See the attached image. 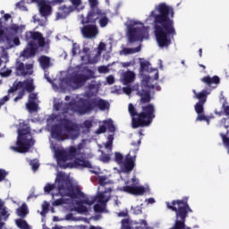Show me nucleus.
Wrapping results in <instances>:
<instances>
[{
  "mask_svg": "<svg viewBox=\"0 0 229 229\" xmlns=\"http://www.w3.org/2000/svg\"><path fill=\"white\" fill-rule=\"evenodd\" d=\"M89 4L90 6V9H89L86 18H84V19H90V17H93L99 12L103 11V10L99 9V7H98V5L99 4V2L98 0H89Z\"/></svg>",
  "mask_w": 229,
  "mask_h": 229,
  "instance_id": "22",
  "label": "nucleus"
},
{
  "mask_svg": "<svg viewBox=\"0 0 229 229\" xmlns=\"http://www.w3.org/2000/svg\"><path fill=\"white\" fill-rule=\"evenodd\" d=\"M66 153L69 160H72L73 158H76V157H80L79 150H77L76 147L74 146L69 147Z\"/></svg>",
  "mask_w": 229,
  "mask_h": 229,
  "instance_id": "31",
  "label": "nucleus"
},
{
  "mask_svg": "<svg viewBox=\"0 0 229 229\" xmlns=\"http://www.w3.org/2000/svg\"><path fill=\"white\" fill-rule=\"evenodd\" d=\"M55 155L57 162H67L69 160L66 150H55Z\"/></svg>",
  "mask_w": 229,
  "mask_h": 229,
  "instance_id": "29",
  "label": "nucleus"
},
{
  "mask_svg": "<svg viewBox=\"0 0 229 229\" xmlns=\"http://www.w3.org/2000/svg\"><path fill=\"white\" fill-rule=\"evenodd\" d=\"M77 55H81V50H80V45H78V43H73L72 48V56H76Z\"/></svg>",
  "mask_w": 229,
  "mask_h": 229,
  "instance_id": "42",
  "label": "nucleus"
},
{
  "mask_svg": "<svg viewBox=\"0 0 229 229\" xmlns=\"http://www.w3.org/2000/svg\"><path fill=\"white\" fill-rule=\"evenodd\" d=\"M106 82L108 83V85H114V83H115V78H114L113 75H109L106 78Z\"/></svg>",
  "mask_w": 229,
  "mask_h": 229,
  "instance_id": "57",
  "label": "nucleus"
},
{
  "mask_svg": "<svg viewBox=\"0 0 229 229\" xmlns=\"http://www.w3.org/2000/svg\"><path fill=\"white\" fill-rule=\"evenodd\" d=\"M80 126L82 130L86 129V130L89 131L90 128H92V126H94V121L85 120Z\"/></svg>",
  "mask_w": 229,
  "mask_h": 229,
  "instance_id": "39",
  "label": "nucleus"
},
{
  "mask_svg": "<svg viewBox=\"0 0 229 229\" xmlns=\"http://www.w3.org/2000/svg\"><path fill=\"white\" fill-rule=\"evenodd\" d=\"M11 74H12V70L10 69L1 72V76L3 78H8V76H10Z\"/></svg>",
  "mask_w": 229,
  "mask_h": 229,
  "instance_id": "58",
  "label": "nucleus"
},
{
  "mask_svg": "<svg viewBox=\"0 0 229 229\" xmlns=\"http://www.w3.org/2000/svg\"><path fill=\"white\" fill-rule=\"evenodd\" d=\"M68 108L77 115H87L94 112L93 98H81L78 101L69 102Z\"/></svg>",
  "mask_w": 229,
  "mask_h": 229,
  "instance_id": "7",
  "label": "nucleus"
},
{
  "mask_svg": "<svg viewBox=\"0 0 229 229\" xmlns=\"http://www.w3.org/2000/svg\"><path fill=\"white\" fill-rule=\"evenodd\" d=\"M200 81H202V83L208 85V87H210L211 85H219V83H221V79L217 75H215L213 77H210L209 75L204 76L200 79Z\"/></svg>",
  "mask_w": 229,
  "mask_h": 229,
  "instance_id": "23",
  "label": "nucleus"
},
{
  "mask_svg": "<svg viewBox=\"0 0 229 229\" xmlns=\"http://www.w3.org/2000/svg\"><path fill=\"white\" fill-rule=\"evenodd\" d=\"M33 70V64H28L24 65V63L17 61L16 62V71L21 73V76H28V74H31Z\"/></svg>",
  "mask_w": 229,
  "mask_h": 229,
  "instance_id": "19",
  "label": "nucleus"
},
{
  "mask_svg": "<svg viewBox=\"0 0 229 229\" xmlns=\"http://www.w3.org/2000/svg\"><path fill=\"white\" fill-rule=\"evenodd\" d=\"M112 188H106L104 191L100 192L97 197H93L91 199H96L100 205L106 206V203L110 201Z\"/></svg>",
  "mask_w": 229,
  "mask_h": 229,
  "instance_id": "17",
  "label": "nucleus"
},
{
  "mask_svg": "<svg viewBox=\"0 0 229 229\" xmlns=\"http://www.w3.org/2000/svg\"><path fill=\"white\" fill-rule=\"evenodd\" d=\"M88 80H90V76L83 73H76L65 79V83L72 89H81Z\"/></svg>",
  "mask_w": 229,
  "mask_h": 229,
  "instance_id": "9",
  "label": "nucleus"
},
{
  "mask_svg": "<svg viewBox=\"0 0 229 229\" xmlns=\"http://www.w3.org/2000/svg\"><path fill=\"white\" fill-rule=\"evenodd\" d=\"M220 135L222 137L223 143L225 146V148H227L228 153H229V138L223 133H221Z\"/></svg>",
  "mask_w": 229,
  "mask_h": 229,
  "instance_id": "48",
  "label": "nucleus"
},
{
  "mask_svg": "<svg viewBox=\"0 0 229 229\" xmlns=\"http://www.w3.org/2000/svg\"><path fill=\"white\" fill-rule=\"evenodd\" d=\"M64 203H65L64 199H57L54 201L53 205H55V207H60V205H64Z\"/></svg>",
  "mask_w": 229,
  "mask_h": 229,
  "instance_id": "55",
  "label": "nucleus"
},
{
  "mask_svg": "<svg viewBox=\"0 0 229 229\" xmlns=\"http://www.w3.org/2000/svg\"><path fill=\"white\" fill-rule=\"evenodd\" d=\"M140 49H142V47L140 46H138L135 48H128L125 47L122 50V53H123V55H135V53H140Z\"/></svg>",
  "mask_w": 229,
  "mask_h": 229,
  "instance_id": "34",
  "label": "nucleus"
},
{
  "mask_svg": "<svg viewBox=\"0 0 229 229\" xmlns=\"http://www.w3.org/2000/svg\"><path fill=\"white\" fill-rule=\"evenodd\" d=\"M104 123L107 124V129L111 133H114V131H115V126L114 125V123L107 121H104Z\"/></svg>",
  "mask_w": 229,
  "mask_h": 229,
  "instance_id": "50",
  "label": "nucleus"
},
{
  "mask_svg": "<svg viewBox=\"0 0 229 229\" xmlns=\"http://www.w3.org/2000/svg\"><path fill=\"white\" fill-rule=\"evenodd\" d=\"M60 124L64 128L67 133H72V131H80V126L74 123L72 120L69 118H61L59 120Z\"/></svg>",
  "mask_w": 229,
  "mask_h": 229,
  "instance_id": "16",
  "label": "nucleus"
},
{
  "mask_svg": "<svg viewBox=\"0 0 229 229\" xmlns=\"http://www.w3.org/2000/svg\"><path fill=\"white\" fill-rule=\"evenodd\" d=\"M93 110H97L98 108L102 112H105V110H108L110 108V103L108 101L99 98H93Z\"/></svg>",
  "mask_w": 229,
  "mask_h": 229,
  "instance_id": "20",
  "label": "nucleus"
},
{
  "mask_svg": "<svg viewBox=\"0 0 229 229\" xmlns=\"http://www.w3.org/2000/svg\"><path fill=\"white\" fill-rule=\"evenodd\" d=\"M135 160H137V155L131 156V154L129 153L125 156L121 165L123 173H131L132 169L135 168Z\"/></svg>",
  "mask_w": 229,
  "mask_h": 229,
  "instance_id": "14",
  "label": "nucleus"
},
{
  "mask_svg": "<svg viewBox=\"0 0 229 229\" xmlns=\"http://www.w3.org/2000/svg\"><path fill=\"white\" fill-rule=\"evenodd\" d=\"M118 217H128V211H121L117 214Z\"/></svg>",
  "mask_w": 229,
  "mask_h": 229,
  "instance_id": "61",
  "label": "nucleus"
},
{
  "mask_svg": "<svg viewBox=\"0 0 229 229\" xmlns=\"http://www.w3.org/2000/svg\"><path fill=\"white\" fill-rule=\"evenodd\" d=\"M10 213H8V210L2 209L0 211V228H3L4 226V222L8 221Z\"/></svg>",
  "mask_w": 229,
  "mask_h": 229,
  "instance_id": "32",
  "label": "nucleus"
},
{
  "mask_svg": "<svg viewBox=\"0 0 229 229\" xmlns=\"http://www.w3.org/2000/svg\"><path fill=\"white\" fill-rule=\"evenodd\" d=\"M25 38L29 42H38L39 47L46 46V38L38 31H28L25 33Z\"/></svg>",
  "mask_w": 229,
  "mask_h": 229,
  "instance_id": "13",
  "label": "nucleus"
},
{
  "mask_svg": "<svg viewBox=\"0 0 229 229\" xmlns=\"http://www.w3.org/2000/svg\"><path fill=\"white\" fill-rule=\"evenodd\" d=\"M114 162H116L118 165H123V163L124 162V156H123V154H121L120 152H115Z\"/></svg>",
  "mask_w": 229,
  "mask_h": 229,
  "instance_id": "40",
  "label": "nucleus"
},
{
  "mask_svg": "<svg viewBox=\"0 0 229 229\" xmlns=\"http://www.w3.org/2000/svg\"><path fill=\"white\" fill-rule=\"evenodd\" d=\"M1 210H8V208L4 206V201L0 199V212Z\"/></svg>",
  "mask_w": 229,
  "mask_h": 229,
  "instance_id": "64",
  "label": "nucleus"
},
{
  "mask_svg": "<svg viewBox=\"0 0 229 229\" xmlns=\"http://www.w3.org/2000/svg\"><path fill=\"white\" fill-rule=\"evenodd\" d=\"M106 206L105 205H100V204H96L94 206V210L95 212H105V208H106Z\"/></svg>",
  "mask_w": 229,
  "mask_h": 229,
  "instance_id": "49",
  "label": "nucleus"
},
{
  "mask_svg": "<svg viewBox=\"0 0 229 229\" xmlns=\"http://www.w3.org/2000/svg\"><path fill=\"white\" fill-rule=\"evenodd\" d=\"M17 214L19 217H26V216H28V206L22 204L21 207L17 208Z\"/></svg>",
  "mask_w": 229,
  "mask_h": 229,
  "instance_id": "35",
  "label": "nucleus"
},
{
  "mask_svg": "<svg viewBox=\"0 0 229 229\" xmlns=\"http://www.w3.org/2000/svg\"><path fill=\"white\" fill-rule=\"evenodd\" d=\"M2 28L4 30V36L1 43L7 42V47H5V49H12V47H13V45L12 44V38L6 35V33L8 32V27L4 26V24H3V21H2Z\"/></svg>",
  "mask_w": 229,
  "mask_h": 229,
  "instance_id": "26",
  "label": "nucleus"
},
{
  "mask_svg": "<svg viewBox=\"0 0 229 229\" xmlns=\"http://www.w3.org/2000/svg\"><path fill=\"white\" fill-rule=\"evenodd\" d=\"M195 98L199 99V103H207V97L210 94V91L203 89L202 91L196 93V90H193Z\"/></svg>",
  "mask_w": 229,
  "mask_h": 229,
  "instance_id": "27",
  "label": "nucleus"
},
{
  "mask_svg": "<svg viewBox=\"0 0 229 229\" xmlns=\"http://www.w3.org/2000/svg\"><path fill=\"white\" fill-rule=\"evenodd\" d=\"M204 105H205V103H202V102H198L195 105V112H196V114H204L205 113Z\"/></svg>",
  "mask_w": 229,
  "mask_h": 229,
  "instance_id": "41",
  "label": "nucleus"
},
{
  "mask_svg": "<svg viewBox=\"0 0 229 229\" xmlns=\"http://www.w3.org/2000/svg\"><path fill=\"white\" fill-rule=\"evenodd\" d=\"M72 4H73V6H80L81 4V0H70Z\"/></svg>",
  "mask_w": 229,
  "mask_h": 229,
  "instance_id": "63",
  "label": "nucleus"
},
{
  "mask_svg": "<svg viewBox=\"0 0 229 229\" xmlns=\"http://www.w3.org/2000/svg\"><path fill=\"white\" fill-rule=\"evenodd\" d=\"M98 21L100 28H106L110 20L108 19V16H106V13L105 11H100L90 18L83 19L81 21V24H96Z\"/></svg>",
  "mask_w": 229,
  "mask_h": 229,
  "instance_id": "10",
  "label": "nucleus"
},
{
  "mask_svg": "<svg viewBox=\"0 0 229 229\" xmlns=\"http://www.w3.org/2000/svg\"><path fill=\"white\" fill-rule=\"evenodd\" d=\"M124 94H127V96H130L131 94V87H124L123 89Z\"/></svg>",
  "mask_w": 229,
  "mask_h": 229,
  "instance_id": "59",
  "label": "nucleus"
},
{
  "mask_svg": "<svg viewBox=\"0 0 229 229\" xmlns=\"http://www.w3.org/2000/svg\"><path fill=\"white\" fill-rule=\"evenodd\" d=\"M6 176H8V172H6L4 169L0 168V182H3V180H4Z\"/></svg>",
  "mask_w": 229,
  "mask_h": 229,
  "instance_id": "53",
  "label": "nucleus"
},
{
  "mask_svg": "<svg viewBox=\"0 0 229 229\" xmlns=\"http://www.w3.org/2000/svg\"><path fill=\"white\" fill-rule=\"evenodd\" d=\"M16 225L18 226V228L20 229H31L30 227V225H28V222H26V220L22 219V218H18L15 221Z\"/></svg>",
  "mask_w": 229,
  "mask_h": 229,
  "instance_id": "36",
  "label": "nucleus"
},
{
  "mask_svg": "<svg viewBox=\"0 0 229 229\" xmlns=\"http://www.w3.org/2000/svg\"><path fill=\"white\" fill-rule=\"evenodd\" d=\"M149 35V30L146 27H134L129 28L128 30V40L130 44H133L135 42H139V40L142 41L146 37Z\"/></svg>",
  "mask_w": 229,
  "mask_h": 229,
  "instance_id": "8",
  "label": "nucleus"
},
{
  "mask_svg": "<svg viewBox=\"0 0 229 229\" xmlns=\"http://www.w3.org/2000/svg\"><path fill=\"white\" fill-rule=\"evenodd\" d=\"M28 46L29 48L24 49L21 54V56L23 58H31L37 55V44L33 41H30Z\"/></svg>",
  "mask_w": 229,
  "mask_h": 229,
  "instance_id": "21",
  "label": "nucleus"
},
{
  "mask_svg": "<svg viewBox=\"0 0 229 229\" xmlns=\"http://www.w3.org/2000/svg\"><path fill=\"white\" fill-rule=\"evenodd\" d=\"M223 108H224V114L225 115H226L227 117H229V106H225V104L223 105Z\"/></svg>",
  "mask_w": 229,
  "mask_h": 229,
  "instance_id": "60",
  "label": "nucleus"
},
{
  "mask_svg": "<svg viewBox=\"0 0 229 229\" xmlns=\"http://www.w3.org/2000/svg\"><path fill=\"white\" fill-rule=\"evenodd\" d=\"M138 96H140L141 105H146L141 106V112H137V108L133 104H129L128 112L131 117V127L133 129L137 128H146L151 125L153 119H155V105L151 103V92L146 89H140L138 91Z\"/></svg>",
  "mask_w": 229,
  "mask_h": 229,
  "instance_id": "2",
  "label": "nucleus"
},
{
  "mask_svg": "<svg viewBox=\"0 0 229 229\" xmlns=\"http://www.w3.org/2000/svg\"><path fill=\"white\" fill-rule=\"evenodd\" d=\"M74 165L77 167H85L86 169H94V166H92V164H90V161L85 158H80V157L75 158Z\"/></svg>",
  "mask_w": 229,
  "mask_h": 229,
  "instance_id": "25",
  "label": "nucleus"
},
{
  "mask_svg": "<svg viewBox=\"0 0 229 229\" xmlns=\"http://www.w3.org/2000/svg\"><path fill=\"white\" fill-rule=\"evenodd\" d=\"M81 35L84 38H96L99 35V29L96 23H85L82 28H81Z\"/></svg>",
  "mask_w": 229,
  "mask_h": 229,
  "instance_id": "12",
  "label": "nucleus"
},
{
  "mask_svg": "<svg viewBox=\"0 0 229 229\" xmlns=\"http://www.w3.org/2000/svg\"><path fill=\"white\" fill-rule=\"evenodd\" d=\"M152 78L150 76H145L143 79L144 83L148 87V89H155V85L149 84L152 81Z\"/></svg>",
  "mask_w": 229,
  "mask_h": 229,
  "instance_id": "44",
  "label": "nucleus"
},
{
  "mask_svg": "<svg viewBox=\"0 0 229 229\" xmlns=\"http://www.w3.org/2000/svg\"><path fill=\"white\" fill-rule=\"evenodd\" d=\"M26 107L29 112H37L38 110V104L37 102L28 101Z\"/></svg>",
  "mask_w": 229,
  "mask_h": 229,
  "instance_id": "37",
  "label": "nucleus"
},
{
  "mask_svg": "<svg viewBox=\"0 0 229 229\" xmlns=\"http://www.w3.org/2000/svg\"><path fill=\"white\" fill-rule=\"evenodd\" d=\"M51 136L55 140L61 141L65 140V137L64 135V130L62 129V125L55 123L51 126Z\"/></svg>",
  "mask_w": 229,
  "mask_h": 229,
  "instance_id": "18",
  "label": "nucleus"
},
{
  "mask_svg": "<svg viewBox=\"0 0 229 229\" xmlns=\"http://www.w3.org/2000/svg\"><path fill=\"white\" fill-rule=\"evenodd\" d=\"M132 185H126L122 187L123 192L127 194H131L132 196H144L146 192V188L144 186H139V180L137 178H131Z\"/></svg>",
  "mask_w": 229,
  "mask_h": 229,
  "instance_id": "11",
  "label": "nucleus"
},
{
  "mask_svg": "<svg viewBox=\"0 0 229 229\" xmlns=\"http://www.w3.org/2000/svg\"><path fill=\"white\" fill-rule=\"evenodd\" d=\"M98 72H100V74H106V72H108V67L99 66L98 67Z\"/></svg>",
  "mask_w": 229,
  "mask_h": 229,
  "instance_id": "56",
  "label": "nucleus"
},
{
  "mask_svg": "<svg viewBox=\"0 0 229 229\" xmlns=\"http://www.w3.org/2000/svg\"><path fill=\"white\" fill-rule=\"evenodd\" d=\"M97 135H101V133H106V127L105 125H100L97 131H96Z\"/></svg>",
  "mask_w": 229,
  "mask_h": 229,
  "instance_id": "51",
  "label": "nucleus"
},
{
  "mask_svg": "<svg viewBox=\"0 0 229 229\" xmlns=\"http://www.w3.org/2000/svg\"><path fill=\"white\" fill-rule=\"evenodd\" d=\"M10 30L12 31H14V33H22V31H24V30H26V25H17V24H13L10 27Z\"/></svg>",
  "mask_w": 229,
  "mask_h": 229,
  "instance_id": "38",
  "label": "nucleus"
},
{
  "mask_svg": "<svg viewBox=\"0 0 229 229\" xmlns=\"http://www.w3.org/2000/svg\"><path fill=\"white\" fill-rule=\"evenodd\" d=\"M3 37H4V29H3V18H0V44L3 41Z\"/></svg>",
  "mask_w": 229,
  "mask_h": 229,
  "instance_id": "52",
  "label": "nucleus"
},
{
  "mask_svg": "<svg viewBox=\"0 0 229 229\" xmlns=\"http://www.w3.org/2000/svg\"><path fill=\"white\" fill-rule=\"evenodd\" d=\"M17 96L13 98L14 103L17 101H21L24 96H26V92L29 93V101H37L38 95L34 93L35 85L33 82L29 81H20L13 82V86L8 89L7 94L10 96L11 94H15L17 92Z\"/></svg>",
  "mask_w": 229,
  "mask_h": 229,
  "instance_id": "5",
  "label": "nucleus"
},
{
  "mask_svg": "<svg viewBox=\"0 0 229 229\" xmlns=\"http://www.w3.org/2000/svg\"><path fill=\"white\" fill-rule=\"evenodd\" d=\"M10 100V97L8 96H4L1 100H0V105L3 106L4 105V103H6V101Z\"/></svg>",
  "mask_w": 229,
  "mask_h": 229,
  "instance_id": "62",
  "label": "nucleus"
},
{
  "mask_svg": "<svg viewBox=\"0 0 229 229\" xmlns=\"http://www.w3.org/2000/svg\"><path fill=\"white\" fill-rule=\"evenodd\" d=\"M55 184H49L47 183L45 187H44V191L45 192H51V191H53V189H55Z\"/></svg>",
  "mask_w": 229,
  "mask_h": 229,
  "instance_id": "54",
  "label": "nucleus"
},
{
  "mask_svg": "<svg viewBox=\"0 0 229 229\" xmlns=\"http://www.w3.org/2000/svg\"><path fill=\"white\" fill-rule=\"evenodd\" d=\"M107 180L108 177L106 175L98 176V184L101 185V187H105Z\"/></svg>",
  "mask_w": 229,
  "mask_h": 229,
  "instance_id": "47",
  "label": "nucleus"
},
{
  "mask_svg": "<svg viewBox=\"0 0 229 229\" xmlns=\"http://www.w3.org/2000/svg\"><path fill=\"white\" fill-rule=\"evenodd\" d=\"M189 197L182 199L173 200L171 203L166 202V207L172 212H175V221L174 226L170 229H191L185 225L189 214L192 213V208L189 206Z\"/></svg>",
  "mask_w": 229,
  "mask_h": 229,
  "instance_id": "4",
  "label": "nucleus"
},
{
  "mask_svg": "<svg viewBox=\"0 0 229 229\" xmlns=\"http://www.w3.org/2000/svg\"><path fill=\"white\" fill-rule=\"evenodd\" d=\"M196 121H206L208 124H210V119L205 115V113L198 114Z\"/></svg>",
  "mask_w": 229,
  "mask_h": 229,
  "instance_id": "45",
  "label": "nucleus"
},
{
  "mask_svg": "<svg viewBox=\"0 0 229 229\" xmlns=\"http://www.w3.org/2000/svg\"><path fill=\"white\" fill-rule=\"evenodd\" d=\"M149 65L150 64L148 61L140 62V72H146V71L149 69Z\"/></svg>",
  "mask_w": 229,
  "mask_h": 229,
  "instance_id": "43",
  "label": "nucleus"
},
{
  "mask_svg": "<svg viewBox=\"0 0 229 229\" xmlns=\"http://www.w3.org/2000/svg\"><path fill=\"white\" fill-rule=\"evenodd\" d=\"M122 228L123 229H131V224H130V219L125 218L122 220Z\"/></svg>",
  "mask_w": 229,
  "mask_h": 229,
  "instance_id": "46",
  "label": "nucleus"
},
{
  "mask_svg": "<svg viewBox=\"0 0 229 229\" xmlns=\"http://www.w3.org/2000/svg\"><path fill=\"white\" fill-rule=\"evenodd\" d=\"M30 133L31 131L29 127L19 129L16 141L17 147H11V149L16 153H28L35 146L33 138H28V135H30Z\"/></svg>",
  "mask_w": 229,
  "mask_h": 229,
  "instance_id": "6",
  "label": "nucleus"
},
{
  "mask_svg": "<svg viewBox=\"0 0 229 229\" xmlns=\"http://www.w3.org/2000/svg\"><path fill=\"white\" fill-rule=\"evenodd\" d=\"M69 13H71V9L69 7L63 5L59 7V11L56 13V18L57 19H65Z\"/></svg>",
  "mask_w": 229,
  "mask_h": 229,
  "instance_id": "28",
  "label": "nucleus"
},
{
  "mask_svg": "<svg viewBox=\"0 0 229 229\" xmlns=\"http://www.w3.org/2000/svg\"><path fill=\"white\" fill-rule=\"evenodd\" d=\"M31 3H38L39 8V13H41L42 17H49L53 12V7L47 3L46 0H30Z\"/></svg>",
  "mask_w": 229,
  "mask_h": 229,
  "instance_id": "15",
  "label": "nucleus"
},
{
  "mask_svg": "<svg viewBox=\"0 0 229 229\" xmlns=\"http://www.w3.org/2000/svg\"><path fill=\"white\" fill-rule=\"evenodd\" d=\"M149 19H153L154 35L160 47H169L172 38L176 35L174 28V8L161 3L151 11Z\"/></svg>",
  "mask_w": 229,
  "mask_h": 229,
  "instance_id": "1",
  "label": "nucleus"
},
{
  "mask_svg": "<svg viewBox=\"0 0 229 229\" xmlns=\"http://www.w3.org/2000/svg\"><path fill=\"white\" fill-rule=\"evenodd\" d=\"M57 189L60 196L71 198V199H82L76 201L75 210L78 214H87L89 208L84 205H94L96 203V199L85 198V193L78 186L74 185H66L65 182L62 180H58Z\"/></svg>",
  "mask_w": 229,
  "mask_h": 229,
  "instance_id": "3",
  "label": "nucleus"
},
{
  "mask_svg": "<svg viewBox=\"0 0 229 229\" xmlns=\"http://www.w3.org/2000/svg\"><path fill=\"white\" fill-rule=\"evenodd\" d=\"M39 64L43 71H47L51 65V58L46 55L39 57Z\"/></svg>",
  "mask_w": 229,
  "mask_h": 229,
  "instance_id": "30",
  "label": "nucleus"
},
{
  "mask_svg": "<svg viewBox=\"0 0 229 229\" xmlns=\"http://www.w3.org/2000/svg\"><path fill=\"white\" fill-rule=\"evenodd\" d=\"M82 52L85 54V55H82L81 57V62H83L84 65H90L92 64H96V61L92 60V57L89 53H90V48L85 47L82 48Z\"/></svg>",
  "mask_w": 229,
  "mask_h": 229,
  "instance_id": "24",
  "label": "nucleus"
},
{
  "mask_svg": "<svg viewBox=\"0 0 229 229\" xmlns=\"http://www.w3.org/2000/svg\"><path fill=\"white\" fill-rule=\"evenodd\" d=\"M133 80H135V73H133V72H127L123 75V81L125 85H128V83H133Z\"/></svg>",
  "mask_w": 229,
  "mask_h": 229,
  "instance_id": "33",
  "label": "nucleus"
}]
</instances>
